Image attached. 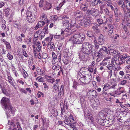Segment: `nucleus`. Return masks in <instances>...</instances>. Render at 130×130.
Segmentation results:
<instances>
[{
  "instance_id": "f257e3e1",
  "label": "nucleus",
  "mask_w": 130,
  "mask_h": 130,
  "mask_svg": "<svg viewBox=\"0 0 130 130\" xmlns=\"http://www.w3.org/2000/svg\"><path fill=\"white\" fill-rule=\"evenodd\" d=\"M9 99L5 97L3 98L1 101V105L6 111L8 118L10 116H14L15 111V108L9 104Z\"/></svg>"
},
{
  "instance_id": "f03ea898",
  "label": "nucleus",
  "mask_w": 130,
  "mask_h": 130,
  "mask_svg": "<svg viewBox=\"0 0 130 130\" xmlns=\"http://www.w3.org/2000/svg\"><path fill=\"white\" fill-rule=\"evenodd\" d=\"M85 39V35L77 33L72 36L69 40L71 41L73 44H80L83 43Z\"/></svg>"
},
{
  "instance_id": "7ed1b4c3",
  "label": "nucleus",
  "mask_w": 130,
  "mask_h": 130,
  "mask_svg": "<svg viewBox=\"0 0 130 130\" xmlns=\"http://www.w3.org/2000/svg\"><path fill=\"white\" fill-rule=\"evenodd\" d=\"M93 46L90 43L85 42L83 43L82 48V51L85 54H89L92 52Z\"/></svg>"
},
{
  "instance_id": "20e7f679",
  "label": "nucleus",
  "mask_w": 130,
  "mask_h": 130,
  "mask_svg": "<svg viewBox=\"0 0 130 130\" xmlns=\"http://www.w3.org/2000/svg\"><path fill=\"white\" fill-rule=\"evenodd\" d=\"M84 113L85 117L91 123H93V118L91 116L90 111L88 110L87 112H84Z\"/></svg>"
},
{
  "instance_id": "39448f33",
  "label": "nucleus",
  "mask_w": 130,
  "mask_h": 130,
  "mask_svg": "<svg viewBox=\"0 0 130 130\" xmlns=\"http://www.w3.org/2000/svg\"><path fill=\"white\" fill-rule=\"evenodd\" d=\"M101 13H105L107 15H109L110 13V11L108 9L104 6L102 5L100 6V12Z\"/></svg>"
},
{
  "instance_id": "423d86ee",
  "label": "nucleus",
  "mask_w": 130,
  "mask_h": 130,
  "mask_svg": "<svg viewBox=\"0 0 130 130\" xmlns=\"http://www.w3.org/2000/svg\"><path fill=\"white\" fill-rule=\"evenodd\" d=\"M91 105L92 107L94 108L97 109V108L99 107L100 105V102L99 101L96 100H92L91 101Z\"/></svg>"
},
{
  "instance_id": "0eeeda50",
  "label": "nucleus",
  "mask_w": 130,
  "mask_h": 130,
  "mask_svg": "<svg viewBox=\"0 0 130 130\" xmlns=\"http://www.w3.org/2000/svg\"><path fill=\"white\" fill-rule=\"evenodd\" d=\"M7 76L8 81L9 83L12 85L15 89H16V87H15V85L13 82V78L11 77L10 74L8 73H7Z\"/></svg>"
},
{
  "instance_id": "6e6552de",
  "label": "nucleus",
  "mask_w": 130,
  "mask_h": 130,
  "mask_svg": "<svg viewBox=\"0 0 130 130\" xmlns=\"http://www.w3.org/2000/svg\"><path fill=\"white\" fill-rule=\"evenodd\" d=\"M113 50H109L107 48L103 46L102 48L101 49V51H103L105 52L107 54H110V55L113 56Z\"/></svg>"
},
{
  "instance_id": "1a4fd4ad",
  "label": "nucleus",
  "mask_w": 130,
  "mask_h": 130,
  "mask_svg": "<svg viewBox=\"0 0 130 130\" xmlns=\"http://www.w3.org/2000/svg\"><path fill=\"white\" fill-rule=\"evenodd\" d=\"M122 88H119L117 90H116L115 92V93L113 95L112 94V93H110V94L111 95H113L114 97L120 95L121 94L124 92L123 91H120V89Z\"/></svg>"
},
{
  "instance_id": "9d476101",
  "label": "nucleus",
  "mask_w": 130,
  "mask_h": 130,
  "mask_svg": "<svg viewBox=\"0 0 130 130\" xmlns=\"http://www.w3.org/2000/svg\"><path fill=\"white\" fill-rule=\"evenodd\" d=\"M98 41L99 44L100 45H102L103 44L105 41V38L101 34L98 38Z\"/></svg>"
},
{
  "instance_id": "9b49d317",
  "label": "nucleus",
  "mask_w": 130,
  "mask_h": 130,
  "mask_svg": "<svg viewBox=\"0 0 130 130\" xmlns=\"http://www.w3.org/2000/svg\"><path fill=\"white\" fill-rule=\"evenodd\" d=\"M53 35H51L49 37L46 38L45 39V41L48 45H51L52 43L51 41L53 39Z\"/></svg>"
},
{
  "instance_id": "f8f14e48",
  "label": "nucleus",
  "mask_w": 130,
  "mask_h": 130,
  "mask_svg": "<svg viewBox=\"0 0 130 130\" xmlns=\"http://www.w3.org/2000/svg\"><path fill=\"white\" fill-rule=\"evenodd\" d=\"M87 94L88 95H90V96L92 95L93 97H95L97 96V93L96 91L91 90L88 91Z\"/></svg>"
},
{
  "instance_id": "ddd939ff",
  "label": "nucleus",
  "mask_w": 130,
  "mask_h": 130,
  "mask_svg": "<svg viewBox=\"0 0 130 130\" xmlns=\"http://www.w3.org/2000/svg\"><path fill=\"white\" fill-rule=\"evenodd\" d=\"M42 31L39 30L34 34V36L36 38L39 37V39H42V38L44 37L42 36Z\"/></svg>"
},
{
  "instance_id": "4468645a",
  "label": "nucleus",
  "mask_w": 130,
  "mask_h": 130,
  "mask_svg": "<svg viewBox=\"0 0 130 130\" xmlns=\"http://www.w3.org/2000/svg\"><path fill=\"white\" fill-rule=\"evenodd\" d=\"M124 4V0H120L118 3V5L120 6V7L121 8L123 9V11H124V13H126L124 10L125 8V5Z\"/></svg>"
},
{
  "instance_id": "2eb2a0df",
  "label": "nucleus",
  "mask_w": 130,
  "mask_h": 130,
  "mask_svg": "<svg viewBox=\"0 0 130 130\" xmlns=\"http://www.w3.org/2000/svg\"><path fill=\"white\" fill-rule=\"evenodd\" d=\"M44 3V4L43 7L44 10H48L51 8L52 5L46 2H45Z\"/></svg>"
},
{
  "instance_id": "dca6fc26",
  "label": "nucleus",
  "mask_w": 130,
  "mask_h": 130,
  "mask_svg": "<svg viewBox=\"0 0 130 130\" xmlns=\"http://www.w3.org/2000/svg\"><path fill=\"white\" fill-rule=\"evenodd\" d=\"M48 25H47L44 27L43 32H42V36L44 37L46 34H47L49 31L48 29Z\"/></svg>"
},
{
  "instance_id": "f3484780",
  "label": "nucleus",
  "mask_w": 130,
  "mask_h": 130,
  "mask_svg": "<svg viewBox=\"0 0 130 130\" xmlns=\"http://www.w3.org/2000/svg\"><path fill=\"white\" fill-rule=\"evenodd\" d=\"M89 4L88 3H82L80 6V9L84 11L86 10L88 7Z\"/></svg>"
},
{
  "instance_id": "a211bd4d",
  "label": "nucleus",
  "mask_w": 130,
  "mask_h": 130,
  "mask_svg": "<svg viewBox=\"0 0 130 130\" xmlns=\"http://www.w3.org/2000/svg\"><path fill=\"white\" fill-rule=\"evenodd\" d=\"M86 79V83L88 84L91 81L92 79V76L90 75L86 74L85 75Z\"/></svg>"
},
{
  "instance_id": "6ab92c4d",
  "label": "nucleus",
  "mask_w": 130,
  "mask_h": 130,
  "mask_svg": "<svg viewBox=\"0 0 130 130\" xmlns=\"http://www.w3.org/2000/svg\"><path fill=\"white\" fill-rule=\"evenodd\" d=\"M11 120H9L8 124V125H10V126L9 127V128L12 129V130H17V129L16 128V127H15V125L14 123L12 122Z\"/></svg>"
},
{
  "instance_id": "aec40b11",
  "label": "nucleus",
  "mask_w": 130,
  "mask_h": 130,
  "mask_svg": "<svg viewBox=\"0 0 130 130\" xmlns=\"http://www.w3.org/2000/svg\"><path fill=\"white\" fill-rule=\"evenodd\" d=\"M45 24V22L43 21H40L35 26V29H37L43 26Z\"/></svg>"
},
{
  "instance_id": "412c9836",
  "label": "nucleus",
  "mask_w": 130,
  "mask_h": 130,
  "mask_svg": "<svg viewBox=\"0 0 130 130\" xmlns=\"http://www.w3.org/2000/svg\"><path fill=\"white\" fill-rule=\"evenodd\" d=\"M71 22L70 23L69 27H73L75 26L76 23V19L75 18H72L71 19Z\"/></svg>"
},
{
  "instance_id": "4be33fe9",
  "label": "nucleus",
  "mask_w": 130,
  "mask_h": 130,
  "mask_svg": "<svg viewBox=\"0 0 130 130\" xmlns=\"http://www.w3.org/2000/svg\"><path fill=\"white\" fill-rule=\"evenodd\" d=\"M119 60V58H118L114 56L111 59V63L114 65H115V63L117 64Z\"/></svg>"
},
{
  "instance_id": "5701e85b",
  "label": "nucleus",
  "mask_w": 130,
  "mask_h": 130,
  "mask_svg": "<svg viewBox=\"0 0 130 130\" xmlns=\"http://www.w3.org/2000/svg\"><path fill=\"white\" fill-rule=\"evenodd\" d=\"M64 86L63 85H62L60 87V90L58 91V94H59L60 96H61V94L63 95L64 94Z\"/></svg>"
},
{
  "instance_id": "b1692460",
  "label": "nucleus",
  "mask_w": 130,
  "mask_h": 130,
  "mask_svg": "<svg viewBox=\"0 0 130 130\" xmlns=\"http://www.w3.org/2000/svg\"><path fill=\"white\" fill-rule=\"evenodd\" d=\"M82 52L80 53L79 54V58L80 60L84 61L86 59L85 55Z\"/></svg>"
},
{
  "instance_id": "393cba45",
  "label": "nucleus",
  "mask_w": 130,
  "mask_h": 130,
  "mask_svg": "<svg viewBox=\"0 0 130 130\" xmlns=\"http://www.w3.org/2000/svg\"><path fill=\"white\" fill-rule=\"evenodd\" d=\"M92 16H96L98 14L99 11L97 9L94 8H92Z\"/></svg>"
},
{
  "instance_id": "a878e982",
  "label": "nucleus",
  "mask_w": 130,
  "mask_h": 130,
  "mask_svg": "<svg viewBox=\"0 0 130 130\" xmlns=\"http://www.w3.org/2000/svg\"><path fill=\"white\" fill-rule=\"evenodd\" d=\"M104 112L105 113L106 116H108L109 115L112 114L113 112L110 109H107L105 110Z\"/></svg>"
},
{
  "instance_id": "bb28decb",
  "label": "nucleus",
  "mask_w": 130,
  "mask_h": 130,
  "mask_svg": "<svg viewBox=\"0 0 130 130\" xmlns=\"http://www.w3.org/2000/svg\"><path fill=\"white\" fill-rule=\"evenodd\" d=\"M71 31V29L69 28H67L65 29V30H62L61 33V35H63L64 34H67V32H70Z\"/></svg>"
},
{
  "instance_id": "cd10ccee",
  "label": "nucleus",
  "mask_w": 130,
  "mask_h": 130,
  "mask_svg": "<svg viewBox=\"0 0 130 130\" xmlns=\"http://www.w3.org/2000/svg\"><path fill=\"white\" fill-rule=\"evenodd\" d=\"M119 60L118 61L117 64L118 65H120L124 63L125 61V60L119 56Z\"/></svg>"
},
{
  "instance_id": "c85d7f7f",
  "label": "nucleus",
  "mask_w": 130,
  "mask_h": 130,
  "mask_svg": "<svg viewBox=\"0 0 130 130\" xmlns=\"http://www.w3.org/2000/svg\"><path fill=\"white\" fill-rule=\"evenodd\" d=\"M35 16L33 17H29L27 18V20L28 21L29 23H32L35 20Z\"/></svg>"
},
{
  "instance_id": "c756f323",
  "label": "nucleus",
  "mask_w": 130,
  "mask_h": 130,
  "mask_svg": "<svg viewBox=\"0 0 130 130\" xmlns=\"http://www.w3.org/2000/svg\"><path fill=\"white\" fill-rule=\"evenodd\" d=\"M80 101L82 103L84 102L86 98V95L84 94H79Z\"/></svg>"
},
{
  "instance_id": "7c9ffc66",
  "label": "nucleus",
  "mask_w": 130,
  "mask_h": 130,
  "mask_svg": "<svg viewBox=\"0 0 130 130\" xmlns=\"http://www.w3.org/2000/svg\"><path fill=\"white\" fill-rule=\"evenodd\" d=\"M110 85L107 83L106 84L104 85L103 89V91H105L107 90L110 89Z\"/></svg>"
},
{
  "instance_id": "2f4dec72",
  "label": "nucleus",
  "mask_w": 130,
  "mask_h": 130,
  "mask_svg": "<svg viewBox=\"0 0 130 130\" xmlns=\"http://www.w3.org/2000/svg\"><path fill=\"white\" fill-rule=\"evenodd\" d=\"M40 50H39L38 48H36L35 47H34L33 51L34 54H35V56H37L38 53L39 54L40 53L39 52L40 51Z\"/></svg>"
},
{
  "instance_id": "473e14b6",
  "label": "nucleus",
  "mask_w": 130,
  "mask_h": 130,
  "mask_svg": "<svg viewBox=\"0 0 130 130\" xmlns=\"http://www.w3.org/2000/svg\"><path fill=\"white\" fill-rule=\"evenodd\" d=\"M104 111H101L100 113L99 117L100 119H101L103 121L105 117V113L104 112Z\"/></svg>"
},
{
  "instance_id": "72a5a7b5",
  "label": "nucleus",
  "mask_w": 130,
  "mask_h": 130,
  "mask_svg": "<svg viewBox=\"0 0 130 130\" xmlns=\"http://www.w3.org/2000/svg\"><path fill=\"white\" fill-rule=\"evenodd\" d=\"M59 86L58 85H57L56 84H54L52 87L53 91L57 92L58 89L59 88Z\"/></svg>"
},
{
  "instance_id": "f704fd0d",
  "label": "nucleus",
  "mask_w": 130,
  "mask_h": 130,
  "mask_svg": "<svg viewBox=\"0 0 130 130\" xmlns=\"http://www.w3.org/2000/svg\"><path fill=\"white\" fill-rule=\"evenodd\" d=\"M85 75H82L81 77L79 79L80 81L81 82L85 84L86 83V79L85 78Z\"/></svg>"
},
{
  "instance_id": "c9c22d12",
  "label": "nucleus",
  "mask_w": 130,
  "mask_h": 130,
  "mask_svg": "<svg viewBox=\"0 0 130 130\" xmlns=\"http://www.w3.org/2000/svg\"><path fill=\"white\" fill-rule=\"evenodd\" d=\"M91 19V18L89 17L86 18V20L85 21V25H88L91 23L92 22Z\"/></svg>"
},
{
  "instance_id": "e433bc0d",
  "label": "nucleus",
  "mask_w": 130,
  "mask_h": 130,
  "mask_svg": "<svg viewBox=\"0 0 130 130\" xmlns=\"http://www.w3.org/2000/svg\"><path fill=\"white\" fill-rule=\"evenodd\" d=\"M36 71L38 74H39V75L41 76H43V71L42 70H41L39 68H37L36 69Z\"/></svg>"
},
{
  "instance_id": "4c0bfd02",
  "label": "nucleus",
  "mask_w": 130,
  "mask_h": 130,
  "mask_svg": "<svg viewBox=\"0 0 130 130\" xmlns=\"http://www.w3.org/2000/svg\"><path fill=\"white\" fill-rule=\"evenodd\" d=\"M94 26L93 27V28L95 32H98L99 31V30L98 28V25L97 24H95Z\"/></svg>"
},
{
  "instance_id": "58836bf2",
  "label": "nucleus",
  "mask_w": 130,
  "mask_h": 130,
  "mask_svg": "<svg viewBox=\"0 0 130 130\" xmlns=\"http://www.w3.org/2000/svg\"><path fill=\"white\" fill-rule=\"evenodd\" d=\"M36 80H37L39 82L43 83L44 82L43 77L42 76H38L37 77Z\"/></svg>"
},
{
  "instance_id": "ea45409f",
  "label": "nucleus",
  "mask_w": 130,
  "mask_h": 130,
  "mask_svg": "<svg viewBox=\"0 0 130 130\" xmlns=\"http://www.w3.org/2000/svg\"><path fill=\"white\" fill-rule=\"evenodd\" d=\"M99 2L98 0H91V3L92 6L97 5Z\"/></svg>"
},
{
  "instance_id": "a19ab883",
  "label": "nucleus",
  "mask_w": 130,
  "mask_h": 130,
  "mask_svg": "<svg viewBox=\"0 0 130 130\" xmlns=\"http://www.w3.org/2000/svg\"><path fill=\"white\" fill-rule=\"evenodd\" d=\"M34 13L32 12H30L29 11H28L27 12V18H29V17H30L35 16V15L33 14Z\"/></svg>"
},
{
  "instance_id": "79ce46f5",
  "label": "nucleus",
  "mask_w": 130,
  "mask_h": 130,
  "mask_svg": "<svg viewBox=\"0 0 130 130\" xmlns=\"http://www.w3.org/2000/svg\"><path fill=\"white\" fill-rule=\"evenodd\" d=\"M86 20V17H84L83 19L81 21L80 23V25H82L83 24L85 25V21Z\"/></svg>"
},
{
  "instance_id": "37998d69",
  "label": "nucleus",
  "mask_w": 130,
  "mask_h": 130,
  "mask_svg": "<svg viewBox=\"0 0 130 130\" xmlns=\"http://www.w3.org/2000/svg\"><path fill=\"white\" fill-rule=\"evenodd\" d=\"M69 119L71 122H74L75 121L74 118L72 115L70 114L69 116Z\"/></svg>"
},
{
  "instance_id": "c03bdc74",
  "label": "nucleus",
  "mask_w": 130,
  "mask_h": 130,
  "mask_svg": "<svg viewBox=\"0 0 130 130\" xmlns=\"http://www.w3.org/2000/svg\"><path fill=\"white\" fill-rule=\"evenodd\" d=\"M92 8L91 10L88 9L86 11V13L87 14L92 16Z\"/></svg>"
},
{
  "instance_id": "a18cd8bd",
  "label": "nucleus",
  "mask_w": 130,
  "mask_h": 130,
  "mask_svg": "<svg viewBox=\"0 0 130 130\" xmlns=\"http://www.w3.org/2000/svg\"><path fill=\"white\" fill-rule=\"evenodd\" d=\"M64 117L66 118V119H65V120L64 121V122L66 124L68 125H69L70 124V123L69 122L68 120L66 119L67 117V116H65Z\"/></svg>"
},
{
  "instance_id": "49530a36",
  "label": "nucleus",
  "mask_w": 130,
  "mask_h": 130,
  "mask_svg": "<svg viewBox=\"0 0 130 130\" xmlns=\"http://www.w3.org/2000/svg\"><path fill=\"white\" fill-rule=\"evenodd\" d=\"M47 17L46 14L44 13H42L40 17V19L41 20H43V19H44Z\"/></svg>"
},
{
  "instance_id": "de8ad7c7",
  "label": "nucleus",
  "mask_w": 130,
  "mask_h": 130,
  "mask_svg": "<svg viewBox=\"0 0 130 130\" xmlns=\"http://www.w3.org/2000/svg\"><path fill=\"white\" fill-rule=\"evenodd\" d=\"M63 3H60V4H59V5L57 7L55 8V9H56L57 10H58L60 9V7L61 8V7L64 4L65 2V1H63Z\"/></svg>"
},
{
  "instance_id": "09e8293b",
  "label": "nucleus",
  "mask_w": 130,
  "mask_h": 130,
  "mask_svg": "<svg viewBox=\"0 0 130 130\" xmlns=\"http://www.w3.org/2000/svg\"><path fill=\"white\" fill-rule=\"evenodd\" d=\"M59 68L60 67L58 65H54L52 67V69L53 70H57L59 69Z\"/></svg>"
},
{
  "instance_id": "8fccbe9b",
  "label": "nucleus",
  "mask_w": 130,
  "mask_h": 130,
  "mask_svg": "<svg viewBox=\"0 0 130 130\" xmlns=\"http://www.w3.org/2000/svg\"><path fill=\"white\" fill-rule=\"evenodd\" d=\"M57 18L58 17L56 15H53L50 17L51 19L55 21L57 20Z\"/></svg>"
},
{
  "instance_id": "3c124183",
  "label": "nucleus",
  "mask_w": 130,
  "mask_h": 130,
  "mask_svg": "<svg viewBox=\"0 0 130 130\" xmlns=\"http://www.w3.org/2000/svg\"><path fill=\"white\" fill-rule=\"evenodd\" d=\"M2 28L3 29L5 30L6 31H8L9 29L8 28H6V26L5 24H3L2 25Z\"/></svg>"
},
{
  "instance_id": "603ef678",
  "label": "nucleus",
  "mask_w": 130,
  "mask_h": 130,
  "mask_svg": "<svg viewBox=\"0 0 130 130\" xmlns=\"http://www.w3.org/2000/svg\"><path fill=\"white\" fill-rule=\"evenodd\" d=\"M23 31H25L28 28V25L27 24H24L22 27Z\"/></svg>"
},
{
  "instance_id": "864d4df0",
  "label": "nucleus",
  "mask_w": 130,
  "mask_h": 130,
  "mask_svg": "<svg viewBox=\"0 0 130 130\" xmlns=\"http://www.w3.org/2000/svg\"><path fill=\"white\" fill-rule=\"evenodd\" d=\"M43 0H41L39 3V7H42L43 6L44 7V3Z\"/></svg>"
},
{
  "instance_id": "5fc2aeb1",
  "label": "nucleus",
  "mask_w": 130,
  "mask_h": 130,
  "mask_svg": "<svg viewBox=\"0 0 130 130\" xmlns=\"http://www.w3.org/2000/svg\"><path fill=\"white\" fill-rule=\"evenodd\" d=\"M106 67L109 70H113V66L112 64H108Z\"/></svg>"
},
{
  "instance_id": "6e6d98bb",
  "label": "nucleus",
  "mask_w": 130,
  "mask_h": 130,
  "mask_svg": "<svg viewBox=\"0 0 130 130\" xmlns=\"http://www.w3.org/2000/svg\"><path fill=\"white\" fill-rule=\"evenodd\" d=\"M20 22L19 21L16 22L15 24H14V27L16 28H18L19 29V26L20 25Z\"/></svg>"
},
{
  "instance_id": "4d7b16f0",
  "label": "nucleus",
  "mask_w": 130,
  "mask_h": 130,
  "mask_svg": "<svg viewBox=\"0 0 130 130\" xmlns=\"http://www.w3.org/2000/svg\"><path fill=\"white\" fill-rule=\"evenodd\" d=\"M69 21L68 20H66L63 21L62 24L63 26H65L69 24Z\"/></svg>"
},
{
  "instance_id": "13d9d810",
  "label": "nucleus",
  "mask_w": 130,
  "mask_h": 130,
  "mask_svg": "<svg viewBox=\"0 0 130 130\" xmlns=\"http://www.w3.org/2000/svg\"><path fill=\"white\" fill-rule=\"evenodd\" d=\"M87 34L89 37H92L93 36L92 32L91 31H88Z\"/></svg>"
},
{
  "instance_id": "bf43d9fd",
  "label": "nucleus",
  "mask_w": 130,
  "mask_h": 130,
  "mask_svg": "<svg viewBox=\"0 0 130 130\" xmlns=\"http://www.w3.org/2000/svg\"><path fill=\"white\" fill-rule=\"evenodd\" d=\"M36 46H37L36 48H38V49H39V50H41V46L40 45V43L39 42H37Z\"/></svg>"
},
{
  "instance_id": "052dcab7",
  "label": "nucleus",
  "mask_w": 130,
  "mask_h": 130,
  "mask_svg": "<svg viewBox=\"0 0 130 130\" xmlns=\"http://www.w3.org/2000/svg\"><path fill=\"white\" fill-rule=\"evenodd\" d=\"M7 56L8 59L10 60H12L13 58V57L12 55L10 54V53L7 54Z\"/></svg>"
},
{
  "instance_id": "680f3d73",
  "label": "nucleus",
  "mask_w": 130,
  "mask_h": 130,
  "mask_svg": "<svg viewBox=\"0 0 130 130\" xmlns=\"http://www.w3.org/2000/svg\"><path fill=\"white\" fill-rule=\"evenodd\" d=\"M108 47L109 50H114V47L113 44L109 45H108Z\"/></svg>"
},
{
  "instance_id": "e2e57ef3",
  "label": "nucleus",
  "mask_w": 130,
  "mask_h": 130,
  "mask_svg": "<svg viewBox=\"0 0 130 130\" xmlns=\"http://www.w3.org/2000/svg\"><path fill=\"white\" fill-rule=\"evenodd\" d=\"M77 85L78 84L77 82L75 81H74L73 85V88L75 89H76Z\"/></svg>"
},
{
  "instance_id": "0e129e2a",
  "label": "nucleus",
  "mask_w": 130,
  "mask_h": 130,
  "mask_svg": "<svg viewBox=\"0 0 130 130\" xmlns=\"http://www.w3.org/2000/svg\"><path fill=\"white\" fill-rule=\"evenodd\" d=\"M116 86L117 84L116 83H113L111 86L110 85V89H115Z\"/></svg>"
},
{
  "instance_id": "69168bd1",
  "label": "nucleus",
  "mask_w": 130,
  "mask_h": 130,
  "mask_svg": "<svg viewBox=\"0 0 130 130\" xmlns=\"http://www.w3.org/2000/svg\"><path fill=\"white\" fill-rule=\"evenodd\" d=\"M47 80L48 82L51 83H53L55 81V79L53 78H52L50 79H47Z\"/></svg>"
},
{
  "instance_id": "338daca9",
  "label": "nucleus",
  "mask_w": 130,
  "mask_h": 130,
  "mask_svg": "<svg viewBox=\"0 0 130 130\" xmlns=\"http://www.w3.org/2000/svg\"><path fill=\"white\" fill-rule=\"evenodd\" d=\"M126 63L128 64H130V56H128V57L126 58V59H125Z\"/></svg>"
},
{
  "instance_id": "774afa93",
  "label": "nucleus",
  "mask_w": 130,
  "mask_h": 130,
  "mask_svg": "<svg viewBox=\"0 0 130 130\" xmlns=\"http://www.w3.org/2000/svg\"><path fill=\"white\" fill-rule=\"evenodd\" d=\"M58 48L59 51H62V44L61 43H60L58 46Z\"/></svg>"
}]
</instances>
